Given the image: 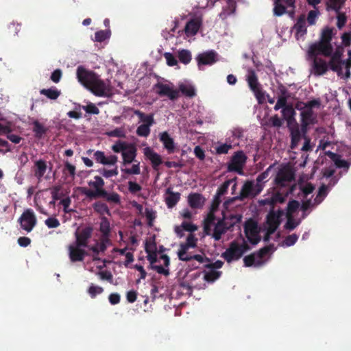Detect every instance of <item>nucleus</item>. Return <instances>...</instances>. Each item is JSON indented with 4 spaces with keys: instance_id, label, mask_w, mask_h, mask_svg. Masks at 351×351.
Masks as SVG:
<instances>
[{
    "instance_id": "nucleus-16",
    "label": "nucleus",
    "mask_w": 351,
    "mask_h": 351,
    "mask_svg": "<svg viewBox=\"0 0 351 351\" xmlns=\"http://www.w3.org/2000/svg\"><path fill=\"white\" fill-rule=\"evenodd\" d=\"M313 59V73L314 75L320 76L325 74L328 70V65L325 60L317 57L318 56H313L308 54Z\"/></svg>"
},
{
    "instance_id": "nucleus-30",
    "label": "nucleus",
    "mask_w": 351,
    "mask_h": 351,
    "mask_svg": "<svg viewBox=\"0 0 351 351\" xmlns=\"http://www.w3.org/2000/svg\"><path fill=\"white\" fill-rule=\"evenodd\" d=\"M247 82L250 90L253 92L261 87L258 77L254 70H250L247 76Z\"/></svg>"
},
{
    "instance_id": "nucleus-60",
    "label": "nucleus",
    "mask_w": 351,
    "mask_h": 351,
    "mask_svg": "<svg viewBox=\"0 0 351 351\" xmlns=\"http://www.w3.org/2000/svg\"><path fill=\"white\" fill-rule=\"evenodd\" d=\"M104 291V289L99 286L90 285L88 292L92 298L96 297L97 295L101 294Z\"/></svg>"
},
{
    "instance_id": "nucleus-37",
    "label": "nucleus",
    "mask_w": 351,
    "mask_h": 351,
    "mask_svg": "<svg viewBox=\"0 0 351 351\" xmlns=\"http://www.w3.org/2000/svg\"><path fill=\"white\" fill-rule=\"evenodd\" d=\"M40 93L46 96L48 99L55 100L60 95L61 92L54 87L41 89Z\"/></svg>"
},
{
    "instance_id": "nucleus-4",
    "label": "nucleus",
    "mask_w": 351,
    "mask_h": 351,
    "mask_svg": "<svg viewBox=\"0 0 351 351\" xmlns=\"http://www.w3.org/2000/svg\"><path fill=\"white\" fill-rule=\"evenodd\" d=\"M294 180L295 173L293 170L288 167H283L277 172L274 179V184L280 189L289 186L286 193L287 195L292 194L296 188V185L295 184L291 186L289 185Z\"/></svg>"
},
{
    "instance_id": "nucleus-21",
    "label": "nucleus",
    "mask_w": 351,
    "mask_h": 351,
    "mask_svg": "<svg viewBox=\"0 0 351 351\" xmlns=\"http://www.w3.org/2000/svg\"><path fill=\"white\" fill-rule=\"evenodd\" d=\"M94 158L97 162L104 165H115L117 162V156L115 155H110L108 157L105 156L104 152L97 151L94 153Z\"/></svg>"
},
{
    "instance_id": "nucleus-39",
    "label": "nucleus",
    "mask_w": 351,
    "mask_h": 351,
    "mask_svg": "<svg viewBox=\"0 0 351 351\" xmlns=\"http://www.w3.org/2000/svg\"><path fill=\"white\" fill-rule=\"evenodd\" d=\"M110 221L106 217H101L99 223V231L103 236H110Z\"/></svg>"
},
{
    "instance_id": "nucleus-15",
    "label": "nucleus",
    "mask_w": 351,
    "mask_h": 351,
    "mask_svg": "<svg viewBox=\"0 0 351 351\" xmlns=\"http://www.w3.org/2000/svg\"><path fill=\"white\" fill-rule=\"evenodd\" d=\"M244 232L245 237L252 245H256L260 241L261 237L256 222L253 221L247 222L244 226Z\"/></svg>"
},
{
    "instance_id": "nucleus-28",
    "label": "nucleus",
    "mask_w": 351,
    "mask_h": 351,
    "mask_svg": "<svg viewBox=\"0 0 351 351\" xmlns=\"http://www.w3.org/2000/svg\"><path fill=\"white\" fill-rule=\"evenodd\" d=\"M306 24V16L304 14H301L298 17L293 27V29L295 30L297 35L302 36L307 33V28Z\"/></svg>"
},
{
    "instance_id": "nucleus-5",
    "label": "nucleus",
    "mask_w": 351,
    "mask_h": 351,
    "mask_svg": "<svg viewBox=\"0 0 351 351\" xmlns=\"http://www.w3.org/2000/svg\"><path fill=\"white\" fill-rule=\"evenodd\" d=\"M241 217L231 215L229 219L223 217L222 219H219L215 224L213 232L212 234L213 238L215 241H219L223 234L228 230H230L237 223L241 221Z\"/></svg>"
},
{
    "instance_id": "nucleus-53",
    "label": "nucleus",
    "mask_w": 351,
    "mask_h": 351,
    "mask_svg": "<svg viewBox=\"0 0 351 351\" xmlns=\"http://www.w3.org/2000/svg\"><path fill=\"white\" fill-rule=\"evenodd\" d=\"M63 173L67 174L71 177L72 179H74L75 176V167L71 164L69 161H66L64 162V167L63 169Z\"/></svg>"
},
{
    "instance_id": "nucleus-52",
    "label": "nucleus",
    "mask_w": 351,
    "mask_h": 351,
    "mask_svg": "<svg viewBox=\"0 0 351 351\" xmlns=\"http://www.w3.org/2000/svg\"><path fill=\"white\" fill-rule=\"evenodd\" d=\"M300 203L297 200L289 201L287 204V216H292V214L295 213L299 208Z\"/></svg>"
},
{
    "instance_id": "nucleus-48",
    "label": "nucleus",
    "mask_w": 351,
    "mask_h": 351,
    "mask_svg": "<svg viewBox=\"0 0 351 351\" xmlns=\"http://www.w3.org/2000/svg\"><path fill=\"white\" fill-rule=\"evenodd\" d=\"M178 58L182 63L187 64L191 60V53L187 49H182L178 51Z\"/></svg>"
},
{
    "instance_id": "nucleus-44",
    "label": "nucleus",
    "mask_w": 351,
    "mask_h": 351,
    "mask_svg": "<svg viewBox=\"0 0 351 351\" xmlns=\"http://www.w3.org/2000/svg\"><path fill=\"white\" fill-rule=\"evenodd\" d=\"M330 60L327 62L328 65V69H331L332 71L337 72L338 75H339L342 71V64L344 62H340L338 60H335L334 58L329 57Z\"/></svg>"
},
{
    "instance_id": "nucleus-32",
    "label": "nucleus",
    "mask_w": 351,
    "mask_h": 351,
    "mask_svg": "<svg viewBox=\"0 0 351 351\" xmlns=\"http://www.w3.org/2000/svg\"><path fill=\"white\" fill-rule=\"evenodd\" d=\"M134 114L138 116L140 121L143 123V125L152 126L154 123V119L153 114H146L144 112L140 111L139 110H134Z\"/></svg>"
},
{
    "instance_id": "nucleus-12",
    "label": "nucleus",
    "mask_w": 351,
    "mask_h": 351,
    "mask_svg": "<svg viewBox=\"0 0 351 351\" xmlns=\"http://www.w3.org/2000/svg\"><path fill=\"white\" fill-rule=\"evenodd\" d=\"M88 185L95 189V191L85 189L84 193L90 198H97L99 195H105V189H104V181L98 176L94 177V180L88 182Z\"/></svg>"
},
{
    "instance_id": "nucleus-51",
    "label": "nucleus",
    "mask_w": 351,
    "mask_h": 351,
    "mask_svg": "<svg viewBox=\"0 0 351 351\" xmlns=\"http://www.w3.org/2000/svg\"><path fill=\"white\" fill-rule=\"evenodd\" d=\"M150 127L147 125L141 124L136 129V134L141 137H147L150 134Z\"/></svg>"
},
{
    "instance_id": "nucleus-42",
    "label": "nucleus",
    "mask_w": 351,
    "mask_h": 351,
    "mask_svg": "<svg viewBox=\"0 0 351 351\" xmlns=\"http://www.w3.org/2000/svg\"><path fill=\"white\" fill-rule=\"evenodd\" d=\"M94 210L100 215H110V210L108 206L101 202H96L93 204Z\"/></svg>"
},
{
    "instance_id": "nucleus-59",
    "label": "nucleus",
    "mask_w": 351,
    "mask_h": 351,
    "mask_svg": "<svg viewBox=\"0 0 351 351\" xmlns=\"http://www.w3.org/2000/svg\"><path fill=\"white\" fill-rule=\"evenodd\" d=\"M99 173L105 178H109L112 176H116L118 175V169L117 167H115L114 169H101L99 170Z\"/></svg>"
},
{
    "instance_id": "nucleus-17",
    "label": "nucleus",
    "mask_w": 351,
    "mask_h": 351,
    "mask_svg": "<svg viewBox=\"0 0 351 351\" xmlns=\"http://www.w3.org/2000/svg\"><path fill=\"white\" fill-rule=\"evenodd\" d=\"M157 93L160 96H167L171 100L174 101L179 97V91L173 89L168 84L158 82L155 85Z\"/></svg>"
},
{
    "instance_id": "nucleus-41",
    "label": "nucleus",
    "mask_w": 351,
    "mask_h": 351,
    "mask_svg": "<svg viewBox=\"0 0 351 351\" xmlns=\"http://www.w3.org/2000/svg\"><path fill=\"white\" fill-rule=\"evenodd\" d=\"M179 90L189 97H193L195 95V90L191 84H180L179 85Z\"/></svg>"
},
{
    "instance_id": "nucleus-27",
    "label": "nucleus",
    "mask_w": 351,
    "mask_h": 351,
    "mask_svg": "<svg viewBox=\"0 0 351 351\" xmlns=\"http://www.w3.org/2000/svg\"><path fill=\"white\" fill-rule=\"evenodd\" d=\"M167 196L165 197V202L169 208L174 207L180 199V193L173 192L171 188L166 190Z\"/></svg>"
},
{
    "instance_id": "nucleus-3",
    "label": "nucleus",
    "mask_w": 351,
    "mask_h": 351,
    "mask_svg": "<svg viewBox=\"0 0 351 351\" xmlns=\"http://www.w3.org/2000/svg\"><path fill=\"white\" fill-rule=\"evenodd\" d=\"M263 189V186L256 184L254 180H247L244 182L239 195L226 200L223 206L227 208L236 200L243 201L247 198H254L259 195Z\"/></svg>"
},
{
    "instance_id": "nucleus-38",
    "label": "nucleus",
    "mask_w": 351,
    "mask_h": 351,
    "mask_svg": "<svg viewBox=\"0 0 351 351\" xmlns=\"http://www.w3.org/2000/svg\"><path fill=\"white\" fill-rule=\"evenodd\" d=\"M256 254L253 253L250 255L245 256L243 258L244 265L245 267L261 266L263 264V261L261 260L256 261Z\"/></svg>"
},
{
    "instance_id": "nucleus-6",
    "label": "nucleus",
    "mask_w": 351,
    "mask_h": 351,
    "mask_svg": "<svg viewBox=\"0 0 351 351\" xmlns=\"http://www.w3.org/2000/svg\"><path fill=\"white\" fill-rule=\"evenodd\" d=\"M247 157L243 151L234 152L230 161L228 163V171L236 172L239 175H243V167L246 163Z\"/></svg>"
},
{
    "instance_id": "nucleus-49",
    "label": "nucleus",
    "mask_w": 351,
    "mask_h": 351,
    "mask_svg": "<svg viewBox=\"0 0 351 351\" xmlns=\"http://www.w3.org/2000/svg\"><path fill=\"white\" fill-rule=\"evenodd\" d=\"M106 134L109 137L125 138L126 133L123 128H117L113 130L106 132Z\"/></svg>"
},
{
    "instance_id": "nucleus-55",
    "label": "nucleus",
    "mask_w": 351,
    "mask_h": 351,
    "mask_svg": "<svg viewBox=\"0 0 351 351\" xmlns=\"http://www.w3.org/2000/svg\"><path fill=\"white\" fill-rule=\"evenodd\" d=\"M319 14L317 10H311L308 13L306 21L309 25H313L316 23V20Z\"/></svg>"
},
{
    "instance_id": "nucleus-7",
    "label": "nucleus",
    "mask_w": 351,
    "mask_h": 351,
    "mask_svg": "<svg viewBox=\"0 0 351 351\" xmlns=\"http://www.w3.org/2000/svg\"><path fill=\"white\" fill-rule=\"evenodd\" d=\"M147 258L150 263V268L155 270L157 273L162 274L165 276L169 275V270L168 268H165L161 265H155L158 261L157 252L147 253ZM160 258L163 260V264L165 267H168L170 265V258L167 254H162Z\"/></svg>"
},
{
    "instance_id": "nucleus-18",
    "label": "nucleus",
    "mask_w": 351,
    "mask_h": 351,
    "mask_svg": "<svg viewBox=\"0 0 351 351\" xmlns=\"http://www.w3.org/2000/svg\"><path fill=\"white\" fill-rule=\"evenodd\" d=\"M82 247L83 246H79L75 243L68 247L69 256L71 262L75 263L84 261L87 255V252Z\"/></svg>"
},
{
    "instance_id": "nucleus-50",
    "label": "nucleus",
    "mask_w": 351,
    "mask_h": 351,
    "mask_svg": "<svg viewBox=\"0 0 351 351\" xmlns=\"http://www.w3.org/2000/svg\"><path fill=\"white\" fill-rule=\"evenodd\" d=\"M81 108L84 109L88 114H98L99 113V108L93 103H90L86 106L78 105L77 109L80 110Z\"/></svg>"
},
{
    "instance_id": "nucleus-22",
    "label": "nucleus",
    "mask_w": 351,
    "mask_h": 351,
    "mask_svg": "<svg viewBox=\"0 0 351 351\" xmlns=\"http://www.w3.org/2000/svg\"><path fill=\"white\" fill-rule=\"evenodd\" d=\"M300 115L302 130L305 132L307 126L315 123V116L314 115L313 109H305L301 112Z\"/></svg>"
},
{
    "instance_id": "nucleus-31",
    "label": "nucleus",
    "mask_w": 351,
    "mask_h": 351,
    "mask_svg": "<svg viewBox=\"0 0 351 351\" xmlns=\"http://www.w3.org/2000/svg\"><path fill=\"white\" fill-rule=\"evenodd\" d=\"M160 141L163 143L165 148L168 150L169 153H173L174 152L175 146L173 140L167 132H162L160 134Z\"/></svg>"
},
{
    "instance_id": "nucleus-20",
    "label": "nucleus",
    "mask_w": 351,
    "mask_h": 351,
    "mask_svg": "<svg viewBox=\"0 0 351 351\" xmlns=\"http://www.w3.org/2000/svg\"><path fill=\"white\" fill-rule=\"evenodd\" d=\"M273 13L276 16H281L286 12V8L294 7L296 0H273Z\"/></svg>"
},
{
    "instance_id": "nucleus-24",
    "label": "nucleus",
    "mask_w": 351,
    "mask_h": 351,
    "mask_svg": "<svg viewBox=\"0 0 351 351\" xmlns=\"http://www.w3.org/2000/svg\"><path fill=\"white\" fill-rule=\"evenodd\" d=\"M137 154V149L133 144H130L127 149L122 153L123 165H126L133 162H137L135 158Z\"/></svg>"
},
{
    "instance_id": "nucleus-25",
    "label": "nucleus",
    "mask_w": 351,
    "mask_h": 351,
    "mask_svg": "<svg viewBox=\"0 0 351 351\" xmlns=\"http://www.w3.org/2000/svg\"><path fill=\"white\" fill-rule=\"evenodd\" d=\"M205 202L204 196L198 193H190L188 196V204L193 209L200 208Z\"/></svg>"
},
{
    "instance_id": "nucleus-58",
    "label": "nucleus",
    "mask_w": 351,
    "mask_h": 351,
    "mask_svg": "<svg viewBox=\"0 0 351 351\" xmlns=\"http://www.w3.org/2000/svg\"><path fill=\"white\" fill-rule=\"evenodd\" d=\"M287 221L285 225V228L289 230H294L299 224V221H295L293 217V216H287Z\"/></svg>"
},
{
    "instance_id": "nucleus-9",
    "label": "nucleus",
    "mask_w": 351,
    "mask_h": 351,
    "mask_svg": "<svg viewBox=\"0 0 351 351\" xmlns=\"http://www.w3.org/2000/svg\"><path fill=\"white\" fill-rule=\"evenodd\" d=\"M191 248L186 243H182L180 245V248L178 252V256L180 261L189 262L192 260H195L199 263L204 262H210V259L205 256L204 254H194L190 255L187 254L188 250Z\"/></svg>"
},
{
    "instance_id": "nucleus-40",
    "label": "nucleus",
    "mask_w": 351,
    "mask_h": 351,
    "mask_svg": "<svg viewBox=\"0 0 351 351\" xmlns=\"http://www.w3.org/2000/svg\"><path fill=\"white\" fill-rule=\"evenodd\" d=\"M346 0H327L326 6L328 10H335L339 12L345 3Z\"/></svg>"
},
{
    "instance_id": "nucleus-2",
    "label": "nucleus",
    "mask_w": 351,
    "mask_h": 351,
    "mask_svg": "<svg viewBox=\"0 0 351 351\" xmlns=\"http://www.w3.org/2000/svg\"><path fill=\"white\" fill-rule=\"evenodd\" d=\"M333 36L334 29L325 27L321 32L319 40L309 45L308 54L328 57L334 50L331 44Z\"/></svg>"
},
{
    "instance_id": "nucleus-33",
    "label": "nucleus",
    "mask_w": 351,
    "mask_h": 351,
    "mask_svg": "<svg viewBox=\"0 0 351 351\" xmlns=\"http://www.w3.org/2000/svg\"><path fill=\"white\" fill-rule=\"evenodd\" d=\"M281 95L278 97L277 102L274 106V110H278L280 108H284L287 106V96L286 95L287 93V89L284 86H281L280 89Z\"/></svg>"
},
{
    "instance_id": "nucleus-34",
    "label": "nucleus",
    "mask_w": 351,
    "mask_h": 351,
    "mask_svg": "<svg viewBox=\"0 0 351 351\" xmlns=\"http://www.w3.org/2000/svg\"><path fill=\"white\" fill-rule=\"evenodd\" d=\"M291 130V148L295 149L301 139V132L299 127L296 125L290 129Z\"/></svg>"
},
{
    "instance_id": "nucleus-19",
    "label": "nucleus",
    "mask_w": 351,
    "mask_h": 351,
    "mask_svg": "<svg viewBox=\"0 0 351 351\" xmlns=\"http://www.w3.org/2000/svg\"><path fill=\"white\" fill-rule=\"evenodd\" d=\"M217 53L215 51H208L199 54L197 58V65L199 69L202 65H212L217 61Z\"/></svg>"
},
{
    "instance_id": "nucleus-11",
    "label": "nucleus",
    "mask_w": 351,
    "mask_h": 351,
    "mask_svg": "<svg viewBox=\"0 0 351 351\" xmlns=\"http://www.w3.org/2000/svg\"><path fill=\"white\" fill-rule=\"evenodd\" d=\"M19 221L21 228L29 232L36 225L37 219L34 211L32 209H27L22 213Z\"/></svg>"
},
{
    "instance_id": "nucleus-10",
    "label": "nucleus",
    "mask_w": 351,
    "mask_h": 351,
    "mask_svg": "<svg viewBox=\"0 0 351 351\" xmlns=\"http://www.w3.org/2000/svg\"><path fill=\"white\" fill-rule=\"evenodd\" d=\"M284 212L281 209L275 211L273 208L266 217V223L268 228V234H273L281 223V217Z\"/></svg>"
},
{
    "instance_id": "nucleus-57",
    "label": "nucleus",
    "mask_w": 351,
    "mask_h": 351,
    "mask_svg": "<svg viewBox=\"0 0 351 351\" xmlns=\"http://www.w3.org/2000/svg\"><path fill=\"white\" fill-rule=\"evenodd\" d=\"M232 148V145L231 144L223 143L217 146L215 149L217 154H228L229 150Z\"/></svg>"
},
{
    "instance_id": "nucleus-54",
    "label": "nucleus",
    "mask_w": 351,
    "mask_h": 351,
    "mask_svg": "<svg viewBox=\"0 0 351 351\" xmlns=\"http://www.w3.org/2000/svg\"><path fill=\"white\" fill-rule=\"evenodd\" d=\"M220 275V271H217L212 269L210 271L205 273L204 278L207 282H213L219 278Z\"/></svg>"
},
{
    "instance_id": "nucleus-36",
    "label": "nucleus",
    "mask_w": 351,
    "mask_h": 351,
    "mask_svg": "<svg viewBox=\"0 0 351 351\" xmlns=\"http://www.w3.org/2000/svg\"><path fill=\"white\" fill-rule=\"evenodd\" d=\"M33 132L36 138H40L45 135L48 129L44 127L38 120H35L32 123Z\"/></svg>"
},
{
    "instance_id": "nucleus-46",
    "label": "nucleus",
    "mask_w": 351,
    "mask_h": 351,
    "mask_svg": "<svg viewBox=\"0 0 351 351\" xmlns=\"http://www.w3.org/2000/svg\"><path fill=\"white\" fill-rule=\"evenodd\" d=\"M237 180V177H235L234 179H230L226 180L217 189L216 195L218 196H223V195L226 194L228 192V189L230 185V184L232 182H235Z\"/></svg>"
},
{
    "instance_id": "nucleus-23",
    "label": "nucleus",
    "mask_w": 351,
    "mask_h": 351,
    "mask_svg": "<svg viewBox=\"0 0 351 351\" xmlns=\"http://www.w3.org/2000/svg\"><path fill=\"white\" fill-rule=\"evenodd\" d=\"M144 154L151 161L153 169L158 170V166L162 162L161 156L149 147L144 149Z\"/></svg>"
},
{
    "instance_id": "nucleus-63",
    "label": "nucleus",
    "mask_w": 351,
    "mask_h": 351,
    "mask_svg": "<svg viewBox=\"0 0 351 351\" xmlns=\"http://www.w3.org/2000/svg\"><path fill=\"white\" fill-rule=\"evenodd\" d=\"M315 189V186L311 183H307L304 186H300V190L306 197L308 195L312 193Z\"/></svg>"
},
{
    "instance_id": "nucleus-62",
    "label": "nucleus",
    "mask_w": 351,
    "mask_h": 351,
    "mask_svg": "<svg viewBox=\"0 0 351 351\" xmlns=\"http://www.w3.org/2000/svg\"><path fill=\"white\" fill-rule=\"evenodd\" d=\"M298 239V236L296 234H292L285 238L284 245L287 247L292 246L297 242Z\"/></svg>"
},
{
    "instance_id": "nucleus-56",
    "label": "nucleus",
    "mask_w": 351,
    "mask_h": 351,
    "mask_svg": "<svg viewBox=\"0 0 351 351\" xmlns=\"http://www.w3.org/2000/svg\"><path fill=\"white\" fill-rule=\"evenodd\" d=\"M122 171L130 175H138L141 173L140 162H137V163L134 164L131 168L122 169Z\"/></svg>"
},
{
    "instance_id": "nucleus-35",
    "label": "nucleus",
    "mask_w": 351,
    "mask_h": 351,
    "mask_svg": "<svg viewBox=\"0 0 351 351\" xmlns=\"http://www.w3.org/2000/svg\"><path fill=\"white\" fill-rule=\"evenodd\" d=\"M105 195H99L98 197L104 198L108 202L114 204H119L121 203V197L117 193H108L105 190Z\"/></svg>"
},
{
    "instance_id": "nucleus-61",
    "label": "nucleus",
    "mask_w": 351,
    "mask_h": 351,
    "mask_svg": "<svg viewBox=\"0 0 351 351\" xmlns=\"http://www.w3.org/2000/svg\"><path fill=\"white\" fill-rule=\"evenodd\" d=\"M109 37L108 32L100 30L95 34V39L97 42H103Z\"/></svg>"
},
{
    "instance_id": "nucleus-13",
    "label": "nucleus",
    "mask_w": 351,
    "mask_h": 351,
    "mask_svg": "<svg viewBox=\"0 0 351 351\" xmlns=\"http://www.w3.org/2000/svg\"><path fill=\"white\" fill-rule=\"evenodd\" d=\"M93 228L90 226H86L82 229L78 228L75 232V244L83 247H88V240L91 238Z\"/></svg>"
},
{
    "instance_id": "nucleus-45",
    "label": "nucleus",
    "mask_w": 351,
    "mask_h": 351,
    "mask_svg": "<svg viewBox=\"0 0 351 351\" xmlns=\"http://www.w3.org/2000/svg\"><path fill=\"white\" fill-rule=\"evenodd\" d=\"M236 1L234 0H226V5L223 8V12L221 14L228 16L234 14L236 10Z\"/></svg>"
},
{
    "instance_id": "nucleus-47",
    "label": "nucleus",
    "mask_w": 351,
    "mask_h": 351,
    "mask_svg": "<svg viewBox=\"0 0 351 351\" xmlns=\"http://www.w3.org/2000/svg\"><path fill=\"white\" fill-rule=\"evenodd\" d=\"M131 143L125 141H117L112 146V150L115 153H123Z\"/></svg>"
},
{
    "instance_id": "nucleus-64",
    "label": "nucleus",
    "mask_w": 351,
    "mask_h": 351,
    "mask_svg": "<svg viewBox=\"0 0 351 351\" xmlns=\"http://www.w3.org/2000/svg\"><path fill=\"white\" fill-rule=\"evenodd\" d=\"M164 57L166 59L167 64L170 66H173L177 65L178 61L176 58L173 56V55L171 53L166 52L164 54Z\"/></svg>"
},
{
    "instance_id": "nucleus-8",
    "label": "nucleus",
    "mask_w": 351,
    "mask_h": 351,
    "mask_svg": "<svg viewBox=\"0 0 351 351\" xmlns=\"http://www.w3.org/2000/svg\"><path fill=\"white\" fill-rule=\"evenodd\" d=\"M191 18L184 27V32L187 36H193L197 34L203 24V14L195 12L189 14Z\"/></svg>"
},
{
    "instance_id": "nucleus-29",
    "label": "nucleus",
    "mask_w": 351,
    "mask_h": 351,
    "mask_svg": "<svg viewBox=\"0 0 351 351\" xmlns=\"http://www.w3.org/2000/svg\"><path fill=\"white\" fill-rule=\"evenodd\" d=\"M327 154L335 162L337 167L343 168L346 171L349 169L351 163L346 160L341 159L340 155L335 154L331 152H328Z\"/></svg>"
},
{
    "instance_id": "nucleus-1",
    "label": "nucleus",
    "mask_w": 351,
    "mask_h": 351,
    "mask_svg": "<svg viewBox=\"0 0 351 351\" xmlns=\"http://www.w3.org/2000/svg\"><path fill=\"white\" fill-rule=\"evenodd\" d=\"M76 74L78 81L95 96L108 97L112 95L111 86L102 80L94 71L79 66Z\"/></svg>"
},
{
    "instance_id": "nucleus-14",
    "label": "nucleus",
    "mask_w": 351,
    "mask_h": 351,
    "mask_svg": "<svg viewBox=\"0 0 351 351\" xmlns=\"http://www.w3.org/2000/svg\"><path fill=\"white\" fill-rule=\"evenodd\" d=\"M243 256L239 244L236 241L230 243L229 247L222 254V257L228 263L239 260Z\"/></svg>"
},
{
    "instance_id": "nucleus-26",
    "label": "nucleus",
    "mask_w": 351,
    "mask_h": 351,
    "mask_svg": "<svg viewBox=\"0 0 351 351\" xmlns=\"http://www.w3.org/2000/svg\"><path fill=\"white\" fill-rule=\"evenodd\" d=\"M47 169V162L40 159L34 162L33 168L34 176L40 182Z\"/></svg>"
},
{
    "instance_id": "nucleus-43",
    "label": "nucleus",
    "mask_w": 351,
    "mask_h": 351,
    "mask_svg": "<svg viewBox=\"0 0 351 351\" xmlns=\"http://www.w3.org/2000/svg\"><path fill=\"white\" fill-rule=\"evenodd\" d=\"M282 114L288 123H291L292 120H294V115L295 112L292 106L287 105L285 106L282 110Z\"/></svg>"
}]
</instances>
